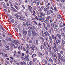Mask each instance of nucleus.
<instances>
[{
  "label": "nucleus",
  "instance_id": "29",
  "mask_svg": "<svg viewBox=\"0 0 65 65\" xmlns=\"http://www.w3.org/2000/svg\"><path fill=\"white\" fill-rule=\"evenodd\" d=\"M6 34L5 32H3V36L4 37H5V35Z\"/></svg>",
  "mask_w": 65,
  "mask_h": 65
},
{
  "label": "nucleus",
  "instance_id": "36",
  "mask_svg": "<svg viewBox=\"0 0 65 65\" xmlns=\"http://www.w3.org/2000/svg\"><path fill=\"white\" fill-rule=\"evenodd\" d=\"M60 14H59V15H58L57 16V19H60Z\"/></svg>",
  "mask_w": 65,
  "mask_h": 65
},
{
  "label": "nucleus",
  "instance_id": "63",
  "mask_svg": "<svg viewBox=\"0 0 65 65\" xmlns=\"http://www.w3.org/2000/svg\"><path fill=\"white\" fill-rule=\"evenodd\" d=\"M3 42L4 43H5L6 42V41L4 39L3 40Z\"/></svg>",
  "mask_w": 65,
  "mask_h": 65
},
{
  "label": "nucleus",
  "instance_id": "37",
  "mask_svg": "<svg viewBox=\"0 0 65 65\" xmlns=\"http://www.w3.org/2000/svg\"><path fill=\"white\" fill-rule=\"evenodd\" d=\"M50 8L52 9V10H54V8H52V6H50Z\"/></svg>",
  "mask_w": 65,
  "mask_h": 65
},
{
  "label": "nucleus",
  "instance_id": "35",
  "mask_svg": "<svg viewBox=\"0 0 65 65\" xmlns=\"http://www.w3.org/2000/svg\"><path fill=\"white\" fill-rule=\"evenodd\" d=\"M32 22H31L30 23H29V25L30 26L32 27Z\"/></svg>",
  "mask_w": 65,
  "mask_h": 65
},
{
  "label": "nucleus",
  "instance_id": "58",
  "mask_svg": "<svg viewBox=\"0 0 65 65\" xmlns=\"http://www.w3.org/2000/svg\"><path fill=\"white\" fill-rule=\"evenodd\" d=\"M40 2H38L37 3V5H39Z\"/></svg>",
  "mask_w": 65,
  "mask_h": 65
},
{
  "label": "nucleus",
  "instance_id": "28",
  "mask_svg": "<svg viewBox=\"0 0 65 65\" xmlns=\"http://www.w3.org/2000/svg\"><path fill=\"white\" fill-rule=\"evenodd\" d=\"M47 14L48 15H49L50 14V12L49 10H48L47 11Z\"/></svg>",
  "mask_w": 65,
  "mask_h": 65
},
{
  "label": "nucleus",
  "instance_id": "55",
  "mask_svg": "<svg viewBox=\"0 0 65 65\" xmlns=\"http://www.w3.org/2000/svg\"><path fill=\"white\" fill-rule=\"evenodd\" d=\"M58 48L59 49H60L61 48V47L60 45H59L58 46Z\"/></svg>",
  "mask_w": 65,
  "mask_h": 65
},
{
  "label": "nucleus",
  "instance_id": "24",
  "mask_svg": "<svg viewBox=\"0 0 65 65\" xmlns=\"http://www.w3.org/2000/svg\"><path fill=\"white\" fill-rule=\"evenodd\" d=\"M46 32L47 34V36H50V34H49V33L48 32V31H46Z\"/></svg>",
  "mask_w": 65,
  "mask_h": 65
},
{
  "label": "nucleus",
  "instance_id": "2",
  "mask_svg": "<svg viewBox=\"0 0 65 65\" xmlns=\"http://www.w3.org/2000/svg\"><path fill=\"white\" fill-rule=\"evenodd\" d=\"M44 21L45 23H46L47 26L48 27L50 28L51 27V25H50V23H48V22H46L45 19L44 20Z\"/></svg>",
  "mask_w": 65,
  "mask_h": 65
},
{
  "label": "nucleus",
  "instance_id": "34",
  "mask_svg": "<svg viewBox=\"0 0 65 65\" xmlns=\"http://www.w3.org/2000/svg\"><path fill=\"white\" fill-rule=\"evenodd\" d=\"M54 44L55 45V46H56V42L55 41H54Z\"/></svg>",
  "mask_w": 65,
  "mask_h": 65
},
{
  "label": "nucleus",
  "instance_id": "19",
  "mask_svg": "<svg viewBox=\"0 0 65 65\" xmlns=\"http://www.w3.org/2000/svg\"><path fill=\"white\" fill-rule=\"evenodd\" d=\"M46 43V42L45 41L44 42V43L43 44L46 47V48L47 49H48V47L47 46H46V45L45 44V43Z\"/></svg>",
  "mask_w": 65,
  "mask_h": 65
},
{
  "label": "nucleus",
  "instance_id": "53",
  "mask_svg": "<svg viewBox=\"0 0 65 65\" xmlns=\"http://www.w3.org/2000/svg\"><path fill=\"white\" fill-rule=\"evenodd\" d=\"M22 49L24 51H26V49H25V48L24 47H23Z\"/></svg>",
  "mask_w": 65,
  "mask_h": 65
},
{
  "label": "nucleus",
  "instance_id": "49",
  "mask_svg": "<svg viewBox=\"0 0 65 65\" xmlns=\"http://www.w3.org/2000/svg\"><path fill=\"white\" fill-rule=\"evenodd\" d=\"M49 38L50 40L51 41H52V39L51 37V36H50L49 37Z\"/></svg>",
  "mask_w": 65,
  "mask_h": 65
},
{
  "label": "nucleus",
  "instance_id": "40",
  "mask_svg": "<svg viewBox=\"0 0 65 65\" xmlns=\"http://www.w3.org/2000/svg\"><path fill=\"white\" fill-rule=\"evenodd\" d=\"M28 28L29 30H30L32 29V27H30V26H29L28 27Z\"/></svg>",
  "mask_w": 65,
  "mask_h": 65
},
{
  "label": "nucleus",
  "instance_id": "46",
  "mask_svg": "<svg viewBox=\"0 0 65 65\" xmlns=\"http://www.w3.org/2000/svg\"><path fill=\"white\" fill-rule=\"evenodd\" d=\"M30 48L31 49V50L34 51L35 50V49L34 48H33L32 47H30Z\"/></svg>",
  "mask_w": 65,
  "mask_h": 65
},
{
  "label": "nucleus",
  "instance_id": "62",
  "mask_svg": "<svg viewBox=\"0 0 65 65\" xmlns=\"http://www.w3.org/2000/svg\"><path fill=\"white\" fill-rule=\"evenodd\" d=\"M51 26H52V27H54V24H53V23H51Z\"/></svg>",
  "mask_w": 65,
  "mask_h": 65
},
{
  "label": "nucleus",
  "instance_id": "43",
  "mask_svg": "<svg viewBox=\"0 0 65 65\" xmlns=\"http://www.w3.org/2000/svg\"><path fill=\"white\" fill-rule=\"evenodd\" d=\"M33 64V62H32L31 61L30 62H29V64L30 65H32V64Z\"/></svg>",
  "mask_w": 65,
  "mask_h": 65
},
{
  "label": "nucleus",
  "instance_id": "7",
  "mask_svg": "<svg viewBox=\"0 0 65 65\" xmlns=\"http://www.w3.org/2000/svg\"><path fill=\"white\" fill-rule=\"evenodd\" d=\"M32 34L34 36H36V32L34 30H32Z\"/></svg>",
  "mask_w": 65,
  "mask_h": 65
},
{
  "label": "nucleus",
  "instance_id": "52",
  "mask_svg": "<svg viewBox=\"0 0 65 65\" xmlns=\"http://www.w3.org/2000/svg\"><path fill=\"white\" fill-rule=\"evenodd\" d=\"M4 57H8V55L7 54H5L4 55Z\"/></svg>",
  "mask_w": 65,
  "mask_h": 65
},
{
  "label": "nucleus",
  "instance_id": "41",
  "mask_svg": "<svg viewBox=\"0 0 65 65\" xmlns=\"http://www.w3.org/2000/svg\"><path fill=\"white\" fill-rule=\"evenodd\" d=\"M25 59H26L27 61H29V58H28V57L25 58Z\"/></svg>",
  "mask_w": 65,
  "mask_h": 65
},
{
  "label": "nucleus",
  "instance_id": "33",
  "mask_svg": "<svg viewBox=\"0 0 65 65\" xmlns=\"http://www.w3.org/2000/svg\"><path fill=\"white\" fill-rule=\"evenodd\" d=\"M33 2L34 3H35L36 4L37 3V2L36 1V0H34V1H33Z\"/></svg>",
  "mask_w": 65,
  "mask_h": 65
},
{
  "label": "nucleus",
  "instance_id": "8",
  "mask_svg": "<svg viewBox=\"0 0 65 65\" xmlns=\"http://www.w3.org/2000/svg\"><path fill=\"white\" fill-rule=\"evenodd\" d=\"M40 17H44V13H43L42 12H41L40 13Z\"/></svg>",
  "mask_w": 65,
  "mask_h": 65
},
{
  "label": "nucleus",
  "instance_id": "4",
  "mask_svg": "<svg viewBox=\"0 0 65 65\" xmlns=\"http://www.w3.org/2000/svg\"><path fill=\"white\" fill-rule=\"evenodd\" d=\"M28 6L29 7L28 8V10L30 12H32V7L30 6Z\"/></svg>",
  "mask_w": 65,
  "mask_h": 65
},
{
  "label": "nucleus",
  "instance_id": "27",
  "mask_svg": "<svg viewBox=\"0 0 65 65\" xmlns=\"http://www.w3.org/2000/svg\"><path fill=\"white\" fill-rule=\"evenodd\" d=\"M44 34L45 35V36H47V34L46 31V32H45V31L44 32Z\"/></svg>",
  "mask_w": 65,
  "mask_h": 65
},
{
  "label": "nucleus",
  "instance_id": "26",
  "mask_svg": "<svg viewBox=\"0 0 65 65\" xmlns=\"http://www.w3.org/2000/svg\"><path fill=\"white\" fill-rule=\"evenodd\" d=\"M54 48H55V49L56 50V51L58 52V48H57V47H56V46H54Z\"/></svg>",
  "mask_w": 65,
  "mask_h": 65
},
{
  "label": "nucleus",
  "instance_id": "5",
  "mask_svg": "<svg viewBox=\"0 0 65 65\" xmlns=\"http://www.w3.org/2000/svg\"><path fill=\"white\" fill-rule=\"evenodd\" d=\"M57 56H58V58L60 59H61V55L59 53H57Z\"/></svg>",
  "mask_w": 65,
  "mask_h": 65
},
{
  "label": "nucleus",
  "instance_id": "30",
  "mask_svg": "<svg viewBox=\"0 0 65 65\" xmlns=\"http://www.w3.org/2000/svg\"><path fill=\"white\" fill-rule=\"evenodd\" d=\"M52 56L53 57H55V55L53 52L52 53Z\"/></svg>",
  "mask_w": 65,
  "mask_h": 65
},
{
  "label": "nucleus",
  "instance_id": "11",
  "mask_svg": "<svg viewBox=\"0 0 65 65\" xmlns=\"http://www.w3.org/2000/svg\"><path fill=\"white\" fill-rule=\"evenodd\" d=\"M18 40H14V44L16 45H18L17 44Z\"/></svg>",
  "mask_w": 65,
  "mask_h": 65
},
{
  "label": "nucleus",
  "instance_id": "22",
  "mask_svg": "<svg viewBox=\"0 0 65 65\" xmlns=\"http://www.w3.org/2000/svg\"><path fill=\"white\" fill-rule=\"evenodd\" d=\"M38 11L41 12L42 11V9H41L39 8V9H38Z\"/></svg>",
  "mask_w": 65,
  "mask_h": 65
},
{
  "label": "nucleus",
  "instance_id": "64",
  "mask_svg": "<svg viewBox=\"0 0 65 65\" xmlns=\"http://www.w3.org/2000/svg\"><path fill=\"white\" fill-rule=\"evenodd\" d=\"M44 1L46 3H47L48 2V1L47 0H44Z\"/></svg>",
  "mask_w": 65,
  "mask_h": 65
},
{
  "label": "nucleus",
  "instance_id": "1",
  "mask_svg": "<svg viewBox=\"0 0 65 65\" xmlns=\"http://www.w3.org/2000/svg\"><path fill=\"white\" fill-rule=\"evenodd\" d=\"M46 19H45V17H43V21H44V19L46 22H48V20H49L51 18V16H48L46 17Z\"/></svg>",
  "mask_w": 65,
  "mask_h": 65
},
{
  "label": "nucleus",
  "instance_id": "16",
  "mask_svg": "<svg viewBox=\"0 0 65 65\" xmlns=\"http://www.w3.org/2000/svg\"><path fill=\"white\" fill-rule=\"evenodd\" d=\"M44 3L43 2H42V3H40V6L44 5Z\"/></svg>",
  "mask_w": 65,
  "mask_h": 65
},
{
  "label": "nucleus",
  "instance_id": "50",
  "mask_svg": "<svg viewBox=\"0 0 65 65\" xmlns=\"http://www.w3.org/2000/svg\"><path fill=\"white\" fill-rule=\"evenodd\" d=\"M41 39H42L43 42H44L45 40L44 39V38H42V37L41 38Z\"/></svg>",
  "mask_w": 65,
  "mask_h": 65
},
{
  "label": "nucleus",
  "instance_id": "47",
  "mask_svg": "<svg viewBox=\"0 0 65 65\" xmlns=\"http://www.w3.org/2000/svg\"><path fill=\"white\" fill-rule=\"evenodd\" d=\"M54 9H55V10L56 11H57V8H56L55 7H54Z\"/></svg>",
  "mask_w": 65,
  "mask_h": 65
},
{
  "label": "nucleus",
  "instance_id": "6",
  "mask_svg": "<svg viewBox=\"0 0 65 65\" xmlns=\"http://www.w3.org/2000/svg\"><path fill=\"white\" fill-rule=\"evenodd\" d=\"M49 48V52L50 54L51 55L52 54V52L51 51L52 47H51L50 46H49V47H48Z\"/></svg>",
  "mask_w": 65,
  "mask_h": 65
},
{
  "label": "nucleus",
  "instance_id": "48",
  "mask_svg": "<svg viewBox=\"0 0 65 65\" xmlns=\"http://www.w3.org/2000/svg\"><path fill=\"white\" fill-rule=\"evenodd\" d=\"M45 53L47 55H48V52L47 51H45Z\"/></svg>",
  "mask_w": 65,
  "mask_h": 65
},
{
  "label": "nucleus",
  "instance_id": "9",
  "mask_svg": "<svg viewBox=\"0 0 65 65\" xmlns=\"http://www.w3.org/2000/svg\"><path fill=\"white\" fill-rule=\"evenodd\" d=\"M52 38L53 39H55V40L57 39V37H55V36L53 35L52 36Z\"/></svg>",
  "mask_w": 65,
  "mask_h": 65
},
{
  "label": "nucleus",
  "instance_id": "57",
  "mask_svg": "<svg viewBox=\"0 0 65 65\" xmlns=\"http://www.w3.org/2000/svg\"><path fill=\"white\" fill-rule=\"evenodd\" d=\"M45 29H46L47 30H48V28L47 27H45Z\"/></svg>",
  "mask_w": 65,
  "mask_h": 65
},
{
  "label": "nucleus",
  "instance_id": "51",
  "mask_svg": "<svg viewBox=\"0 0 65 65\" xmlns=\"http://www.w3.org/2000/svg\"><path fill=\"white\" fill-rule=\"evenodd\" d=\"M58 42L59 44H60L61 42V40H58Z\"/></svg>",
  "mask_w": 65,
  "mask_h": 65
},
{
  "label": "nucleus",
  "instance_id": "12",
  "mask_svg": "<svg viewBox=\"0 0 65 65\" xmlns=\"http://www.w3.org/2000/svg\"><path fill=\"white\" fill-rule=\"evenodd\" d=\"M23 33L24 35H26L27 34V31H23Z\"/></svg>",
  "mask_w": 65,
  "mask_h": 65
},
{
  "label": "nucleus",
  "instance_id": "39",
  "mask_svg": "<svg viewBox=\"0 0 65 65\" xmlns=\"http://www.w3.org/2000/svg\"><path fill=\"white\" fill-rule=\"evenodd\" d=\"M11 42L12 43V45L13 46L14 44H13L14 43V40H12Z\"/></svg>",
  "mask_w": 65,
  "mask_h": 65
},
{
  "label": "nucleus",
  "instance_id": "56",
  "mask_svg": "<svg viewBox=\"0 0 65 65\" xmlns=\"http://www.w3.org/2000/svg\"><path fill=\"white\" fill-rule=\"evenodd\" d=\"M60 26L61 27H62L63 26L62 25L61 23H60Z\"/></svg>",
  "mask_w": 65,
  "mask_h": 65
},
{
  "label": "nucleus",
  "instance_id": "31",
  "mask_svg": "<svg viewBox=\"0 0 65 65\" xmlns=\"http://www.w3.org/2000/svg\"><path fill=\"white\" fill-rule=\"evenodd\" d=\"M41 7V8L42 9H43V10L44 9V6H42V7Z\"/></svg>",
  "mask_w": 65,
  "mask_h": 65
},
{
  "label": "nucleus",
  "instance_id": "21",
  "mask_svg": "<svg viewBox=\"0 0 65 65\" xmlns=\"http://www.w3.org/2000/svg\"><path fill=\"white\" fill-rule=\"evenodd\" d=\"M29 54H27L25 56V58H28V57H29Z\"/></svg>",
  "mask_w": 65,
  "mask_h": 65
},
{
  "label": "nucleus",
  "instance_id": "17",
  "mask_svg": "<svg viewBox=\"0 0 65 65\" xmlns=\"http://www.w3.org/2000/svg\"><path fill=\"white\" fill-rule=\"evenodd\" d=\"M40 17V18H40V21L42 22H43V17Z\"/></svg>",
  "mask_w": 65,
  "mask_h": 65
},
{
  "label": "nucleus",
  "instance_id": "61",
  "mask_svg": "<svg viewBox=\"0 0 65 65\" xmlns=\"http://www.w3.org/2000/svg\"><path fill=\"white\" fill-rule=\"evenodd\" d=\"M11 21L12 23H13L14 21V19H12L11 20Z\"/></svg>",
  "mask_w": 65,
  "mask_h": 65
},
{
  "label": "nucleus",
  "instance_id": "10",
  "mask_svg": "<svg viewBox=\"0 0 65 65\" xmlns=\"http://www.w3.org/2000/svg\"><path fill=\"white\" fill-rule=\"evenodd\" d=\"M57 36L59 39H61V36L59 34H57Z\"/></svg>",
  "mask_w": 65,
  "mask_h": 65
},
{
  "label": "nucleus",
  "instance_id": "15",
  "mask_svg": "<svg viewBox=\"0 0 65 65\" xmlns=\"http://www.w3.org/2000/svg\"><path fill=\"white\" fill-rule=\"evenodd\" d=\"M31 32L30 31V30L28 31V35L29 36V37H30L31 36Z\"/></svg>",
  "mask_w": 65,
  "mask_h": 65
},
{
  "label": "nucleus",
  "instance_id": "13",
  "mask_svg": "<svg viewBox=\"0 0 65 65\" xmlns=\"http://www.w3.org/2000/svg\"><path fill=\"white\" fill-rule=\"evenodd\" d=\"M61 36H62L63 37L64 36V34L63 31H61Z\"/></svg>",
  "mask_w": 65,
  "mask_h": 65
},
{
  "label": "nucleus",
  "instance_id": "25",
  "mask_svg": "<svg viewBox=\"0 0 65 65\" xmlns=\"http://www.w3.org/2000/svg\"><path fill=\"white\" fill-rule=\"evenodd\" d=\"M62 43L63 44V45H64L65 44V41L64 40H63L62 41Z\"/></svg>",
  "mask_w": 65,
  "mask_h": 65
},
{
  "label": "nucleus",
  "instance_id": "14",
  "mask_svg": "<svg viewBox=\"0 0 65 65\" xmlns=\"http://www.w3.org/2000/svg\"><path fill=\"white\" fill-rule=\"evenodd\" d=\"M18 49L19 50H21L22 49V46H21V45H20V46L18 47Z\"/></svg>",
  "mask_w": 65,
  "mask_h": 65
},
{
  "label": "nucleus",
  "instance_id": "18",
  "mask_svg": "<svg viewBox=\"0 0 65 65\" xmlns=\"http://www.w3.org/2000/svg\"><path fill=\"white\" fill-rule=\"evenodd\" d=\"M19 17L20 20H22V17L21 15H19Z\"/></svg>",
  "mask_w": 65,
  "mask_h": 65
},
{
  "label": "nucleus",
  "instance_id": "54",
  "mask_svg": "<svg viewBox=\"0 0 65 65\" xmlns=\"http://www.w3.org/2000/svg\"><path fill=\"white\" fill-rule=\"evenodd\" d=\"M14 6L16 9H18V7H17V6L16 5H14Z\"/></svg>",
  "mask_w": 65,
  "mask_h": 65
},
{
  "label": "nucleus",
  "instance_id": "44",
  "mask_svg": "<svg viewBox=\"0 0 65 65\" xmlns=\"http://www.w3.org/2000/svg\"><path fill=\"white\" fill-rule=\"evenodd\" d=\"M21 58L23 60H24L25 59V57H21Z\"/></svg>",
  "mask_w": 65,
  "mask_h": 65
},
{
  "label": "nucleus",
  "instance_id": "45",
  "mask_svg": "<svg viewBox=\"0 0 65 65\" xmlns=\"http://www.w3.org/2000/svg\"><path fill=\"white\" fill-rule=\"evenodd\" d=\"M34 23L35 24L37 25L38 24V23L36 22L35 21H33Z\"/></svg>",
  "mask_w": 65,
  "mask_h": 65
},
{
  "label": "nucleus",
  "instance_id": "59",
  "mask_svg": "<svg viewBox=\"0 0 65 65\" xmlns=\"http://www.w3.org/2000/svg\"><path fill=\"white\" fill-rule=\"evenodd\" d=\"M36 58H34L33 60V61L34 62H35L36 61Z\"/></svg>",
  "mask_w": 65,
  "mask_h": 65
},
{
  "label": "nucleus",
  "instance_id": "42",
  "mask_svg": "<svg viewBox=\"0 0 65 65\" xmlns=\"http://www.w3.org/2000/svg\"><path fill=\"white\" fill-rule=\"evenodd\" d=\"M50 12L51 13H53L54 12V11L53 10H51L50 11Z\"/></svg>",
  "mask_w": 65,
  "mask_h": 65
},
{
  "label": "nucleus",
  "instance_id": "38",
  "mask_svg": "<svg viewBox=\"0 0 65 65\" xmlns=\"http://www.w3.org/2000/svg\"><path fill=\"white\" fill-rule=\"evenodd\" d=\"M32 42H33L32 41V40H29V43H31Z\"/></svg>",
  "mask_w": 65,
  "mask_h": 65
},
{
  "label": "nucleus",
  "instance_id": "32",
  "mask_svg": "<svg viewBox=\"0 0 65 65\" xmlns=\"http://www.w3.org/2000/svg\"><path fill=\"white\" fill-rule=\"evenodd\" d=\"M60 52L61 54L62 55L63 54V51H60Z\"/></svg>",
  "mask_w": 65,
  "mask_h": 65
},
{
  "label": "nucleus",
  "instance_id": "60",
  "mask_svg": "<svg viewBox=\"0 0 65 65\" xmlns=\"http://www.w3.org/2000/svg\"><path fill=\"white\" fill-rule=\"evenodd\" d=\"M26 49L27 50H29L30 49V48H29V46H27L26 47Z\"/></svg>",
  "mask_w": 65,
  "mask_h": 65
},
{
  "label": "nucleus",
  "instance_id": "20",
  "mask_svg": "<svg viewBox=\"0 0 65 65\" xmlns=\"http://www.w3.org/2000/svg\"><path fill=\"white\" fill-rule=\"evenodd\" d=\"M47 10H48V9H47V8L45 7V8H44V11L45 12L46 11H47Z\"/></svg>",
  "mask_w": 65,
  "mask_h": 65
},
{
  "label": "nucleus",
  "instance_id": "23",
  "mask_svg": "<svg viewBox=\"0 0 65 65\" xmlns=\"http://www.w3.org/2000/svg\"><path fill=\"white\" fill-rule=\"evenodd\" d=\"M54 30L55 31H57L58 30V28L56 27H55L54 28Z\"/></svg>",
  "mask_w": 65,
  "mask_h": 65
},
{
  "label": "nucleus",
  "instance_id": "3",
  "mask_svg": "<svg viewBox=\"0 0 65 65\" xmlns=\"http://www.w3.org/2000/svg\"><path fill=\"white\" fill-rule=\"evenodd\" d=\"M61 60L63 61V62H65V57L64 55L61 57Z\"/></svg>",
  "mask_w": 65,
  "mask_h": 65
}]
</instances>
